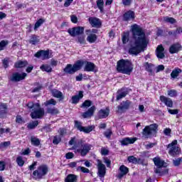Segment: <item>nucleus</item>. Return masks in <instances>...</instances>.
Returning <instances> with one entry per match:
<instances>
[{
  "label": "nucleus",
  "mask_w": 182,
  "mask_h": 182,
  "mask_svg": "<svg viewBox=\"0 0 182 182\" xmlns=\"http://www.w3.org/2000/svg\"><path fill=\"white\" fill-rule=\"evenodd\" d=\"M131 31L136 46H147L149 45V40L140 26L137 24L131 26Z\"/></svg>",
  "instance_id": "f257e3e1"
},
{
  "label": "nucleus",
  "mask_w": 182,
  "mask_h": 182,
  "mask_svg": "<svg viewBox=\"0 0 182 182\" xmlns=\"http://www.w3.org/2000/svg\"><path fill=\"white\" fill-rule=\"evenodd\" d=\"M27 107L31 112L30 116L31 119H41L45 114V109L41 107L38 103L33 104V102H28Z\"/></svg>",
  "instance_id": "f03ea898"
},
{
  "label": "nucleus",
  "mask_w": 182,
  "mask_h": 182,
  "mask_svg": "<svg viewBox=\"0 0 182 182\" xmlns=\"http://www.w3.org/2000/svg\"><path fill=\"white\" fill-rule=\"evenodd\" d=\"M117 70L120 73L130 75L133 72V65L129 60H120L117 62Z\"/></svg>",
  "instance_id": "7ed1b4c3"
},
{
  "label": "nucleus",
  "mask_w": 182,
  "mask_h": 182,
  "mask_svg": "<svg viewBox=\"0 0 182 182\" xmlns=\"http://www.w3.org/2000/svg\"><path fill=\"white\" fill-rule=\"evenodd\" d=\"M158 131L159 125L157 124H151L149 126L145 127L143 129L142 134L144 137L149 139V137H151V136L156 134Z\"/></svg>",
  "instance_id": "20e7f679"
},
{
  "label": "nucleus",
  "mask_w": 182,
  "mask_h": 182,
  "mask_svg": "<svg viewBox=\"0 0 182 182\" xmlns=\"http://www.w3.org/2000/svg\"><path fill=\"white\" fill-rule=\"evenodd\" d=\"M48 166L41 165L37 168V170L33 172V178H34V180H41L43 176H46V174H48Z\"/></svg>",
  "instance_id": "39448f33"
},
{
  "label": "nucleus",
  "mask_w": 182,
  "mask_h": 182,
  "mask_svg": "<svg viewBox=\"0 0 182 182\" xmlns=\"http://www.w3.org/2000/svg\"><path fill=\"white\" fill-rule=\"evenodd\" d=\"M78 62L81 65V68L84 66L85 72H95V73L98 72L97 67L95 63L86 60H78Z\"/></svg>",
  "instance_id": "423d86ee"
},
{
  "label": "nucleus",
  "mask_w": 182,
  "mask_h": 182,
  "mask_svg": "<svg viewBox=\"0 0 182 182\" xmlns=\"http://www.w3.org/2000/svg\"><path fill=\"white\" fill-rule=\"evenodd\" d=\"M81 69L82 65H80L79 60H77L73 65L71 64H68L64 69V72L65 73H68L69 75H73V73L77 72V70H80Z\"/></svg>",
  "instance_id": "0eeeda50"
},
{
  "label": "nucleus",
  "mask_w": 182,
  "mask_h": 182,
  "mask_svg": "<svg viewBox=\"0 0 182 182\" xmlns=\"http://www.w3.org/2000/svg\"><path fill=\"white\" fill-rule=\"evenodd\" d=\"M177 140H173L171 144L167 146V149H169L168 154L174 157V156H177L180 154V148L177 146Z\"/></svg>",
  "instance_id": "6e6552de"
},
{
  "label": "nucleus",
  "mask_w": 182,
  "mask_h": 182,
  "mask_svg": "<svg viewBox=\"0 0 182 182\" xmlns=\"http://www.w3.org/2000/svg\"><path fill=\"white\" fill-rule=\"evenodd\" d=\"M84 32L85 27L82 26H77L68 29V33H69L70 36H73V38L79 36L80 35H83Z\"/></svg>",
  "instance_id": "1a4fd4ad"
},
{
  "label": "nucleus",
  "mask_w": 182,
  "mask_h": 182,
  "mask_svg": "<svg viewBox=\"0 0 182 182\" xmlns=\"http://www.w3.org/2000/svg\"><path fill=\"white\" fill-rule=\"evenodd\" d=\"M97 174L100 177L103 178L106 176V166L102 163L100 159L97 160Z\"/></svg>",
  "instance_id": "9d476101"
},
{
  "label": "nucleus",
  "mask_w": 182,
  "mask_h": 182,
  "mask_svg": "<svg viewBox=\"0 0 182 182\" xmlns=\"http://www.w3.org/2000/svg\"><path fill=\"white\" fill-rule=\"evenodd\" d=\"M75 127L80 132H83L84 133H90L93 128L92 127H83L82 126V122L79 121H75Z\"/></svg>",
  "instance_id": "9b49d317"
},
{
  "label": "nucleus",
  "mask_w": 182,
  "mask_h": 182,
  "mask_svg": "<svg viewBox=\"0 0 182 182\" xmlns=\"http://www.w3.org/2000/svg\"><path fill=\"white\" fill-rule=\"evenodd\" d=\"M27 75L26 73H14L10 77V80H11V82H21V80H23Z\"/></svg>",
  "instance_id": "f8f14e48"
},
{
  "label": "nucleus",
  "mask_w": 182,
  "mask_h": 182,
  "mask_svg": "<svg viewBox=\"0 0 182 182\" xmlns=\"http://www.w3.org/2000/svg\"><path fill=\"white\" fill-rule=\"evenodd\" d=\"M95 112H96V106L92 105L86 112H82V117L83 119H90L95 115Z\"/></svg>",
  "instance_id": "ddd939ff"
},
{
  "label": "nucleus",
  "mask_w": 182,
  "mask_h": 182,
  "mask_svg": "<svg viewBox=\"0 0 182 182\" xmlns=\"http://www.w3.org/2000/svg\"><path fill=\"white\" fill-rule=\"evenodd\" d=\"M144 49H146V47L132 46L129 48V52L131 55H135V56H137L140 52H144Z\"/></svg>",
  "instance_id": "4468645a"
},
{
  "label": "nucleus",
  "mask_w": 182,
  "mask_h": 182,
  "mask_svg": "<svg viewBox=\"0 0 182 182\" xmlns=\"http://www.w3.org/2000/svg\"><path fill=\"white\" fill-rule=\"evenodd\" d=\"M131 102L129 100H127L125 102H122L120 105L117 107L118 109V113H123L124 110H127L129 107H130Z\"/></svg>",
  "instance_id": "2eb2a0df"
},
{
  "label": "nucleus",
  "mask_w": 182,
  "mask_h": 182,
  "mask_svg": "<svg viewBox=\"0 0 182 182\" xmlns=\"http://www.w3.org/2000/svg\"><path fill=\"white\" fill-rule=\"evenodd\" d=\"M89 22L92 28H100L102 26V21L96 17L89 18Z\"/></svg>",
  "instance_id": "dca6fc26"
},
{
  "label": "nucleus",
  "mask_w": 182,
  "mask_h": 182,
  "mask_svg": "<svg viewBox=\"0 0 182 182\" xmlns=\"http://www.w3.org/2000/svg\"><path fill=\"white\" fill-rule=\"evenodd\" d=\"M156 55L158 59H164V58H166V50H164V47L158 46L156 50Z\"/></svg>",
  "instance_id": "f3484780"
},
{
  "label": "nucleus",
  "mask_w": 182,
  "mask_h": 182,
  "mask_svg": "<svg viewBox=\"0 0 182 182\" xmlns=\"http://www.w3.org/2000/svg\"><path fill=\"white\" fill-rule=\"evenodd\" d=\"M36 58H39L42 60L45 59H49V51L48 50H40L35 54Z\"/></svg>",
  "instance_id": "a211bd4d"
},
{
  "label": "nucleus",
  "mask_w": 182,
  "mask_h": 182,
  "mask_svg": "<svg viewBox=\"0 0 182 182\" xmlns=\"http://www.w3.org/2000/svg\"><path fill=\"white\" fill-rule=\"evenodd\" d=\"M119 173L117 176V178H119V179L123 178V177H124V176H126V174L129 173V168H127L124 165H122L119 167Z\"/></svg>",
  "instance_id": "6ab92c4d"
},
{
  "label": "nucleus",
  "mask_w": 182,
  "mask_h": 182,
  "mask_svg": "<svg viewBox=\"0 0 182 182\" xmlns=\"http://www.w3.org/2000/svg\"><path fill=\"white\" fill-rule=\"evenodd\" d=\"M136 140H137V138L127 137L121 140L120 143L122 146H129V144H133Z\"/></svg>",
  "instance_id": "aec40b11"
},
{
  "label": "nucleus",
  "mask_w": 182,
  "mask_h": 182,
  "mask_svg": "<svg viewBox=\"0 0 182 182\" xmlns=\"http://www.w3.org/2000/svg\"><path fill=\"white\" fill-rule=\"evenodd\" d=\"M90 149H92V145L88 144H85L82 145V149H79L78 151H80L81 156H86L89 151H90Z\"/></svg>",
  "instance_id": "412c9836"
},
{
  "label": "nucleus",
  "mask_w": 182,
  "mask_h": 182,
  "mask_svg": "<svg viewBox=\"0 0 182 182\" xmlns=\"http://www.w3.org/2000/svg\"><path fill=\"white\" fill-rule=\"evenodd\" d=\"M160 100L161 102L164 103V105H166V106H167L168 107H173V100H171V99L161 95L160 97Z\"/></svg>",
  "instance_id": "4be33fe9"
},
{
  "label": "nucleus",
  "mask_w": 182,
  "mask_h": 182,
  "mask_svg": "<svg viewBox=\"0 0 182 182\" xmlns=\"http://www.w3.org/2000/svg\"><path fill=\"white\" fill-rule=\"evenodd\" d=\"M83 97V92L80 91L78 95H74L71 98V103L73 105H77L79 103V100Z\"/></svg>",
  "instance_id": "5701e85b"
},
{
  "label": "nucleus",
  "mask_w": 182,
  "mask_h": 182,
  "mask_svg": "<svg viewBox=\"0 0 182 182\" xmlns=\"http://www.w3.org/2000/svg\"><path fill=\"white\" fill-rule=\"evenodd\" d=\"M109 109L106 108L105 109H100L98 112L97 117L98 119H106L109 116Z\"/></svg>",
  "instance_id": "b1692460"
},
{
  "label": "nucleus",
  "mask_w": 182,
  "mask_h": 182,
  "mask_svg": "<svg viewBox=\"0 0 182 182\" xmlns=\"http://www.w3.org/2000/svg\"><path fill=\"white\" fill-rule=\"evenodd\" d=\"M51 93H52V95L53 96V97L60 99V100H63L65 99V96H63V94L62 93V92H60L58 90H52Z\"/></svg>",
  "instance_id": "393cba45"
},
{
  "label": "nucleus",
  "mask_w": 182,
  "mask_h": 182,
  "mask_svg": "<svg viewBox=\"0 0 182 182\" xmlns=\"http://www.w3.org/2000/svg\"><path fill=\"white\" fill-rule=\"evenodd\" d=\"M134 19V12L129 11L124 14V21H133Z\"/></svg>",
  "instance_id": "a878e982"
},
{
  "label": "nucleus",
  "mask_w": 182,
  "mask_h": 182,
  "mask_svg": "<svg viewBox=\"0 0 182 182\" xmlns=\"http://www.w3.org/2000/svg\"><path fill=\"white\" fill-rule=\"evenodd\" d=\"M153 161L158 168H161V167L164 166V161L161 160L160 158L155 157L153 159Z\"/></svg>",
  "instance_id": "bb28decb"
},
{
  "label": "nucleus",
  "mask_w": 182,
  "mask_h": 182,
  "mask_svg": "<svg viewBox=\"0 0 182 182\" xmlns=\"http://www.w3.org/2000/svg\"><path fill=\"white\" fill-rule=\"evenodd\" d=\"M65 182H77V175L68 174L65 178Z\"/></svg>",
  "instance_id": "cd10ccee"
},
{
  "label": "nucleus",
  "mask_w": 182,
  "mask_h": 182,
  "mask_svg": "<svg viewBox=\"0 0 182 182\" xmlns=\"http://www.w3.org/2000/svg\"><path fill=\"white\" fill-rule=\"evenodd\" d=\"M30 140L33 146H41V140H39V139H38L36 136H31Z\"/></svg>",
  "instance_id": "c85d7f7f"
},
{
  "label": "nucleus",
  "mask_w": 182,
  "mask_h": 182,
  "mask_svg": "<svg viewBox=\"0 0 182 182\" xmlns=\"http://www.w3.org/2000/svg\"><path fill=\"white\" fill-rule=\"evenodd\" d=\"M97 39V36L96 34H88L87 37V41L90 43H95Z\"/></svg>",
  "instance_id": "c756f323"
},
{
  "label": "nucleus",
  "mask_w": 182,
  "mask_h": 182,
  "mask_svg": "<svg viewBox=\"0 0 182 182\" xmlns=\"http://www.w3.org/2000/svg\"><path fill=\"white\" fill-rule=\"evenodd\" d=\"M122 43H124V45H126V43L129 42V37L130 36V33H129V31L124 32L122 33Z\"/></svg>",
  "instance_id": "7c9ffc66"
},
{
  "label": "nucleus",
  "mask_w": 182,
  "mask_h": 182,
  "mask_svg": "<svg viewBox=\"0 0 182 182\" xmlns=\"http://www.w3.org/2000/svg\"><path fill=\"white\" fill-rule=\"evenodd\" d=\"M181 72H182L181 69L175 68L171 73V77L173 79H176V77H177L178 76V75H180V73H181Z\"/></svg>",
  "instance_id": "2f4dec72"
},
{
  "label": "nucleus",
  "mask_w": 182,
  "mask_h": 182,
  "mask_svg": "<svg viewBox=\"0 0 182 182\" xmlns=\"http://www.w3.org/2000/svg\"><path fill=\"white\" fill-rule=\"evenodd\" d=\"M7 109H8V107L6 104L1 103L0 105V116H3V114H6Z\"/></svg>",
  "instance_id": "473e14b6"
},
{
  "label": "nucleus",
  "mask_w": 182,
  "mask_h": 182,
  "mask_svg": "<svg viewBox=\"0 0 182 182\" xmlns=\"http://www.w3.org/2000/svg\"><path fill=\"white\" fill-rule=\"evenodd\" d=\"M181 50V46H171L169 48V52L171 54L174 53H178Z\"/></svg>",
  "instance_id": "72a5a7b5"
},
{
  "label": "nucleus",
  "mask_w": 182,
  "mask_h": 182,
  "mask_svg": "<svg viewBox=\"0 0 182 182\" xmlns=\"http://www.w3.org/2000/svg\"><path fill=\"white\" fill-rule=\"evenodd\" d=\"M127 95V91H123L121 90L120 91L117 92V100H120V99H123V97H126V95Z\"/></svg>",
  "instance_id": "f704fd0d"
},
{
  "label": "nucleus",
  "mask_w": 182,
  "mask_h": 182,
  "mask_svg": "<svg viewBox=\"0 0 182 182\" xmlns=\"http://www.w3.org/2000/svg\"><path fill=\"white\" fill-rule=\"evenodd\" d=\"M47 112L50 114H58L59 113V110L55 107H48L47 109Z\"/></svg>",
  "instance_id": "c9c22d12"
},
{
  "label": "nucleus",
  "mask_w": 182,
  "mask_h": 182,
  "mask_svg": "<svg viewBox=\"0 0 182 182\" xmlns=\"http://www.w3.org/2000/svg\"><path fill=\"white\" fill-rule=\"evenodd\" d=\"M40 69L43 71V72H48V73H50L52 72V67H50V65L46 64V65H42L40 67Z\"/></svg>",
  "instance_id": "e433bc0d"
},
{
  "label": "nucleus",
  "mask_w": 182,
  "mask_h": 182,
  "mask_svg": "<svg viewBox=\"0 0 182 182\" xmlns=\"http://www.w3.org/2000/svg\"><path fill=\"white\" fill-rule=\"evenodd\" d=\"M154 173L159 174L160 176H164L166 174H168V169L165 168L164 171H161V168H155Z\"/></svg>",
  "instance_id": "4c0bfd02"
},
{
  "label": "nucleus",
  "mask_w": 182,
  "mask_h": 182,
  "mask_svg": "<svg viewBox=\"0 0 182 182\" xmlns=\"http://www.w3.org/2000/svg\"><path fill=\"white\" fill-rule=\"evenodd\" d=\"M92 105H93V102L89 100H87L80 105V107L82 109H87V107H90Z\"/></svg>",
  "instance_id": "58836bf2"
},
{
  "label": "nucleus",
  "mask_w": 182,
  "mask_h": 182,
  "mask_svg": "<svg viewBox=\"0 0 182 182\" xmlns=\"http://www.w3.org/2000/svg\"><path fill=\"white\" fill-rule=\"evenodd\" d=\"M25 66H28L27 61H18L15 63V68H25Z\"/></svg>",
  "instance_id": "ea45409f"
},
{
  "label": "nucleus",
  "mask_w": 182,
  "mask_h": 182,
  "mask_svg": "<svg viewBox=\"0 0 182 182\" xmlns=\"http://www.w3.org/2000/svg\"><path fill=\"white\" fill-rule=\"evenodd\" d=\"M38 124H39V122L38 121H33L32 122H30L27 125V127L29 130H32V129H35V127H37Z\"/></svg>",
  "instance_id": "a19ab883"
},
{
  "label": "nucleus",
  "mask_w": 182,
  "mask_h": 182,
  "mask_svg": "<svg viewBox=\"0 0 182 182\" xmlns=\"http://www.w3.org/2000/svg\"><path fill=\"white\" fill-rule=\"evenodd\" d=\"M144 67L146 68V70H147V72H149V73H153V64L145 63Z\"/></svg>",
  "instance_id": "79ce46f5"
},
{
  "label": "nucleus",
  "mask_w": 182,
  "mask_h": 182,
  "mask_svg": "<svg viewBox=\"0 0 182 182\" xmlns=\"http://www.w3.org/2000/svg\"><path fill=\"white\" fill-rule=\"evenodd\" d=\"M45 22V20L40 18L38 21L36 22L34 26V31H37L38 28Z\"/></svg>",
  "instance_id": "37998d69"
},
{
  "label": "nucleus",
  "mask_w": 182,
  "mask_h": 182,
  "mask_svg": "<svg viewBox=\"0 0 182 182\" xmlns=\"http://www.w3.org/2000/svg\"><path fill=\"white\" fill-rule=\"evenodd\" d=\"M16 163L19 167H22L23 166V164H25V161H23L22 156H18L16 159Z\"/></svg>",
  "instance_id": "c03bdc74"
},
{
  "label": "nucleus",
  "mask_w": 182,
  "mask_h": 182,
  "mask_svg": "<svg viewBox=\"0 0 182 182\" xmlns=\"http://www.w3.org/2000/svg\"><path fill=\"white\" fill-rule=\"evenodd\" d=\"M105 2L103 1V0H97V8H99V9L100 10L101 12H103V5H104Z\"/></svg>",
  "instance_id": "a18cd8bd"
},
{
  "label": "nucleus",
  "mask_w": 182,
  "mask_h": 182,
  "mask_svg": "<svg viewBox=\"0 0 182 182\" xmlns=\"http://www.w3.org/2000/svg\"><path fill=\"white\" fill-rule=\"evenodd\" d=\"M77 171H81L82 173H90V170L87 168H85L84 166H78L77 168Z\"/></svg>",
  "instance_id": "49530a36"
},
{
  "label": "nucleus",
  "mask_w": 182,
  "mask_h": 182,
  "mask_svg": "<svg viewBox=\"0 0 182 182\" xmlns=\"http://www.w3.org/2000/svg\"><path fill=\"white\" fill-rule=\"evenodd\" d=\"M30 42L33 45H36V43H38V42H39V37H38L36 36H32L31 38L30 39Z\"/></svg>",
  "instance_id": "de8ad7c7"
},
{
  "label": "nucleus",
  "mask_w": 182,
  "mask_h": 182,
  "mask_svg": "<svg viewBox=\"0 0 182 182\" xmlns=\"http://www.w3.org/2000/svg\"><path fill=\"white\" fill-rule=\"evenodd\" d=\"M61 140H62V137L59 135H56L55 136H54L53 143V144H59V143H60Z\"/></svg>",
  "instance_id": "09e8293b"
},
{
  "label": "nucleus",
  "mask_w": 182,
  "mask_h": 182,
  "mask_svg": "<svg viewBox=\"0 0 182 182\" xmlns=\"http://www.w3.org/2000/svg\"><path fill=\"white\" fill-rule=\"evenodd\" d=\"M165 22H168L169 23H176V19L172 17L166 16L164 18Z\"/></svg>",
  "instance_id": "8fccbe9b"
},
{
  "label": "nucleus",
  "mask_w": 182,
  "mask_h": 182,
  "mask_svg": "<svg viewBox=\"0 0 182 182\" xmlns=\"http://www.w3.org/2000/svg\"><path fill=\"white\" fill-rule=\"evenodd\" d=\"M168 95L170 96V97H176V96H177V90H170L168 91Z\"/></svg>",
  "instance_id": "3c124183"
},
{
  "label": "nucleus",
  "mask_w": 182,
  "mask_h": 182,
  "mask_svg": "<svg viewBox=\"0 0 182 182\" xmlns=\"http://www.w3.org/2000/svg\"><path fill=\"white\" fill-rule=\"evenodd\" d=\"M182 159L178 158L176 159L173 160V166H178L180 164H181Z\"/></svg>",
  "instance_id": "603ef678"
},
{
  "label": "nucleus",
  "mask_w": 182,
  "mask_h": 182,
  "mask_svg": "<svg viewBox=\"0 0 182 182\" xmlns=\"http://www.w3.org/2000/svg\"><path fill=\"white\" fill-rule=\"evenodd\" d=\"M2 63H3V67L4 68V69L9 68V60H8V59L2 60Z\"/></svg>",
  "instance_id": "864d4df0"
},
{
  "label": "nucleus",
  "mask_w": 182,
  "mask_h": 182,
  "mask_svg": "<svg viewBox=\"0 0 182 182\" xmlns=\"http://www.w3.org/2000/svg\"><path fill=\"white\" fill-rule=\"evenodd\" d=\"M128 161H129V163H134L136 164L137 163V158L133 156H130L128 157Z\"/></svg>",
  "instance_id": "5fc2aeb1"
},
{
  "label": "nucleus",
  "mask_w": 182,
  "mask_h": 182,
  "mask_svg": "<svg viewBox=\"0 0 182 182\" xmlns=\"http://www.w3.org/2000/svg\"><path fill=\"white\" fill-rule=\"evenodd\" d=\"M49 105H53V106H56V101L54 99H50L46 102V106H49Z\"/></svg>",
  "instance_id": "6e6d98bb"
},
{
  "label": "nucleus",
  "mask_w": 182,
  "mask_h": 182,
  "mask_svg": "<svg viewBox=\"0 0 182 182\" xmlns=\"http://www.w3.org/2000/svg\"><path fill=\"white\" fill-rule=\"evenodd\" d=\"M85 32H86L87 35H89V34H94L95 35V33H97V29H95V28H92L91 30L88 29V30H86Z\"/></svg>",
  "instance_id": "4d7b16f0"
},
{
  "label": "nucleus",
  "mask_w": 182,
  "mask_h": 182,
  "mask_svg": "<svg viewBox=\"0 0 182 182\" xmlns=\"http://www.w3.org/2000/svg\"><path fill=\"white\" fill-rule=\"evenodd\" d=\"M112 134V130L107 129L105 132H104V136L107 137V139H110L111 136Z\"/></svg>",
  "instance_id": "13d9d810"
},
{
  "label": "nucleus",
  "mask_w": 182,
  "mask_h": 182,
  "mask_svg": "<svg viewBox=\"0 0 182 182\" xmlns=\"http://www.w3.org/2000/svg\"><path fill=\"white\" fill-rule=\"evenodd\" d=\"M101 154H102V156H107V154H109V149H107L105 147H102L101 149Z\"/></svg>",
  "instance_id": "bf43d9fd"
},
{
  "label": "nucleus",
  "mask_w": 182,
  "mask_h": 182,
  "mask_svg": "<svg viewBox=\"0 0 182 182\" xmlns=\"http://www.w3.org/2000/svg\"><path fill=\"white\" fill-rule=\"evenodd\" d=\"M156 143H149V144H146L145 145V147L146 149V150H149L150 149H152V147H154V146H156Z\"/></svg>",
  "instance_id": "052dcab7"
},
{
  "label": "nucleus",
  "mask_w": 182,
  "mask_h": 182,
  "mask_svg": "<svg viewBox=\"0 0 182 182\" xmlns=\"http://www.w3.org/2000/svg\"><path fill=\"white\" fill-rule=\"evenodd\" d=\"M70 19L73 23H77V16H76L75 15H71Z\"/></svg>",
  "instance_id": "680f3d73"
},
{
  "label": "nucleus",
  "mask_w": 182,
  "mask_h": 182,
  "mask_svg": "<svg viewBox=\"0 0 182 182\" xmlns=\"http://www.w3.org/2000/svg\"><path fill=\"white\" fill-rule=\"evenodd\" d=\"M163 70H164V65H159L156 67V73H159V72H161Z\"/></svg>",
  "instance_id": "e2e57ef3"
},
{
  "label": "nucleus",
  "mask_w": 182,
  "mask_h": 182,
  "mask_svg": "<svg viewBox=\"0 0 182 182\" xmlns=\"http://www.w3.org/2000/svg\"><path fill=\"white\" fill-rule=\"evenodd\" d=\"M74 154L72 152H68L65 154V158L67 160H70V159H73Z\"/></svg>",
  "instance_id": "0e129e2a"
},
{
  "label": "nucleus",
  "mask_w": 182,
  "mask_h": 182,
  "mask_svg": "<svg viewBox=\"0 0 182 182\" xmlns=\"http://www.w3.org/2000/svg\"><path fill=\"white\" fill-rule=\"evenodd\" d=\"M132 1L133 0H122V4L125 6H129V5H131Z\"/></svg>",
  "instance_id": "69168bd1"
},
{
  "label": "nucleus",
  "mask_w": 182,
  "mask_h": 182,
  "mask_svg": "<svg viewBox=\"0 0 182 182\" xmlns=\"http://www.w3.org/2000/svg\"><path fill=\"white\" fill-rule=\"evenodd\" d=\"M104 163H105L107 167H110V164H112V161L107 158L104 159Z\"/></svg>",
  "instance_id": "338daca9"
},
{
  "label": "nucleus",
  "mask_w": 182,
  "mask_h": 182,
  "mask_svg": "<svg viewBox=\"0 0 182 182\" xmlns=\"http://www.w3.org/2000/svg\"><path fill=\"white\" fill-rule=\"evenodd\" d=\"M168 113L170 114H178V109H168Z\"/></svg>",
  "instance_id": "774afa93"
}]
</instances>
